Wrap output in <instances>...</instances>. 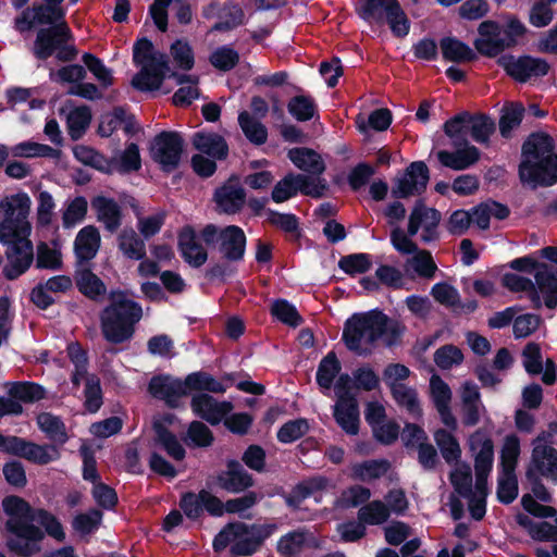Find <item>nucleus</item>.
Returning a JSON list of instances; mask_svg holds the SVG:
<instances>
[{
	"label": "nucleus",
	"instance_id": "052dcab7",
	"mask_svg": "<svg viewBox=\"0 0 557 557\" xmlns=\"http://www.w3.org/2000/svg\"><path fill=\"white\" fill-rule=\"evenodd\" d=\"M239 53L232 47L224 45L216 48L209 57V62L221 72H228L239 63Z\"/></svg>",
	"mask_w": 557,
	"mask_h": 557
},
{
	"label": "nucleus",
	"instance_id": "f704fd0d",
	"mask_svg": "<svg viewBox=\"0 0 557 557\" xmlns=\"http://www.w3.org/2000/svg\"><path fill=\"white\" fill-rule=\"evenodd\" d=\"M389 387L392 396L398 406L405 407L406 410L416 418L422 416V408L416 389L408 387L404 383L396 382H392Z\"/></svg>",
	"mask_w": 557,
	"mask_h": 557
},
{
	"label": "nucleus",
	"instance_id": "09e8293b",
	"mask_svg": "<svg viewBox=\"0 0 557 557\" xmlns=\"http://www.w3.org/2000/svg\"><path fill=\"white\" fill-rule=\"evenodd\" d=\"M188 447L206 448L213 444L214 436L212 431L201 421H193L189 423L186 436L183 438Z\"/></svg>",
	"mask_w": 557,
	"mask_h": 557
},
{
	"label": "nucleus",
	"instance_id": "ddd939ff",
	"mask_svg": "<svg viewBox=\"0 0 557 557\" xmlns=\"http://www.w3.org/2000/svg\"><path fill=\"white\" fill-rule=\"evenodd\" d=\"M169 73L168 57L164 53H159L156 62L141 64L140 71L132 78L131 84L139 91H154L160 89Z\"/></svg>",
	"mask_w": 557,
	"mask_h": 557
},
{
	"label": "nucleus",
	"instance_id": "0e129e2a",
	"mask_svg": "<svg viewBox=\"0 0 557 557\" xmlns=\"http://www.w3.org/2000/svg\"><path fill=\"white\" fill-rule=\"evenodd\" d=\"M126 117L127 113L123 107H114L111 112L101 115L97 134L100 137H110L124 122H126Z\"/></svg>",
	"mask_w": 557,
	"mask_h": 557
},
{
	"label": "nucleus",
	"instance_id": "bb28decb",
	"mask_svg": "<svg viewBox=\"0 0 557 557\" xmlns=\"http://www.w3.org/2000/svg\"><path fill=\"white\" fill-rule=\"evenodd\" d=\"M469 121L470 112L462 111L444 123L443 131L449 137L453 147L470 145L468 139L470 136Z\"/></svg>",
	"mask_w": 557,
	"mask_h": 557
},
{
	"label": "nucleus",
	"instance_id": "bf43d9fd",
	"mask_svg": "<svg viewBox=\"0 0 557 557\" xmlns=\"http://www.w3.org/2000/svg\"><path fill=\"white\" fill-rule=\"evenodd\" d=\"M525 109L522 103H512L506 108L499 119V132L504 138H509L511 132L517 128L524 116Z\"/></svg>",
	"mask_w": 557,
	"mask_h": 557
},
{
	"label": "nucleus",
	"instance_id": "774afa93",
	"mask_svg": "<svg viewBox=\"0 0 557 557\" xmlns=\"http://www.w3.org/2000/svg\"><path fill=\"white\" fill-rule=\"evenodd\" d=\"M305 543L306 536L304 532L292 531L277 541L276 549L283 557H294L302 550Z\"/></svg>",
	"mask_w": 557,
	"mask_h": 557
},
{
	"label": "nucleus",
	"instance_id": "e433bc0d",
	"mask_svg": "<svg viewBox=\"0 0 557 557\" xmlns=\"http://www.w3.org/2000/svg\"><path fill=\"white\" fill-rule=\"evenodd\" d=\"M391 468L386 459H372L357 462L351 467V476L362 482L375 480L384 475Z\"/></svg>",
	"mask_w": 557,
	"mask_h": 557
},
{
	"label": "nucleus",
	"instance_id": "4c0bfd02",
	"mask_svg": "<svg viewBox=\"0 0 557 557\" xmlns=\"http://www.w3.org/2000/svg\"><path fill=\"white\" fill-rule=\"evenodd\" d=\"M8 393L13 399L25 404H33L46 397V389L42 385L28 381L11 383Z\"/></svg>",
	"mask_w": 557,
	"mask_h": 557
},
{
	"label": "nucleus",
	"instance_id": "c03bdc74",
	"mask_svg": "<svg viewBox=\"0 0 557 557\" xmlns=\"http://www.w3.org/2000/svg\"><path fill=\"white\" fill-rule=\"evenodd\" d=\"M249 527L244 522H230L214 536L212 547L215 553L223 552L235 540L249 534Z\"/></svg>",
	"mask_w": 557,
	"mask_h": 557
},
{
	"label": "nucleus",
	"instance_id": "69168bd1",
	"mask_svg": "<svg viewBox=\"0 0 557 557\" xmlns=\"http://www.w3.org/2000/svg\"><path fill=\"white\" fill-rule=\"evenodd\" d=\"M84 395L85 409L90 413H96L103 404L100 379L96 374L86 377Z\"/></svg>",
	"mask_w": 557,
	"mask_h": 557
},
{
	"label": "nucleus",
	"instance_id": "a18cd8bd",
	"mask_svg": "<svg viewBox=\"0 0 557 557\" xmlns=\"http://www.w3.org/2000/svg\"><path fill=\"white\" fill-rule=\"evenodd\" d=\"M238 124L250 143L260 146L267 141V127L260 121L251 116L247 111H242L238 114Z\"/></svg>",
	"mask_w": 557,
	"mask_h": 557
},
{
	"label": "nucleus",
	"instance_id": "58836bf2",
	"mask_svg": "<svg viewBox=\"0 0 557 557\" xmlns=\"http://www.w3.org/2000/svg\"><path fill=\"white\" fill-rule=\"evenodd\" d=\"M305 181L304 174L288 173L280 180L273 187L271 199L276 203H282L295 197L300 193V182Z\"/></svg>",
	"mask_w": 557,
	"mask_h": 557
},
{
	"label": "nucleus",
	"instance_id": "aec40b11",
	"mask_svg": "<svg viewBox=\"0 0 557 557\" xmlns=\"http://www.w3.org/2000/svg\"><path fill=\"white\" fill-rule=\"evenodd\" d=\"M213 200L221 212L226 214L238 213L246 201V191L238 184H232V178L218 187Z\"/></svg>",
	"mask_w": 557,
	"mask_h": 557
},
{
	"label": "nucleus",
	"instance_id": "de8ad7c7",
	"mask_svg": "<svg viewBox=\"0 0 557 557\" xmlns=\"http://www.w3.org/2000/svg\"><path fill=\"white\" fill-rule=\"evenodd\" d=\"M270 313L277 321L292 327H297L304 322L296 307L284 298L275 299L272 302Z\"/></svg>",
	"mask_w": 557,
	"mask_h": 557
},
{
	"label": "nucleus",
	"instance_id": "5fc2aeb1",
	"mask_svg": "<svg viewBox=\"0 0 557 557\" xmlns=\"http://www.w3.org/2000/svg\"><path fill=\"white\" fill-rule=\"evenodd\" d=\"M287 110L299 122L310 121L317 113V104L310 96L298 95L287 103Z\"/></svg>",
	"mask_w": 557,
	"mask_h": 557
},
{
	"label": "nucleus",
	"instance_id": "6ab92c4d",
	"mask_svg": "<svg viewBox=\"0 0 557 557\" xmlns=\"http://www.w3.org/2000/svg\"><path fill=\"white\" fill-rule=\"evenodd\" d=\"M90 203L96 212L97 220L103 224L108 232L115 233L121 227L122 208L113 198L98 195L91 199Z\"/></svg>",
	"mask_w": 557,
	"mask_h": 557
},
{
	"label": "nucleus",
	"instance_id": "5701e85b",
	"mask_svg": "<svg viewBox=\"0 0 557 557\" xmlns=\"http://www.w3.org/2000/svg\"><path fill=\"white\" fill-rule=\"evenodd\" d=\"M334 419L336 423L349 435L359 432V406L356 397H341L334 407Z\"/></svg>",
	"mask_w": 557,
	"mask_h": 557
},
{
	"label": "nucleus",
	"instance_id": "1a4fd4ad",
	"mask_svg": "<svg viewBox=\"0 0 557 557\" xmlns=\"http://www.w3.org/2000/svg\"><path fill=\"white\" fill-rule=\"evenodd\" d=\"M183 151L184 138L174 131H162L157 134L150 147L151 159L168 174L180 166Z\"/></svg>",
	"mask_w": 557,
	"mask_h": 557
},
{
	"label": "nucleus",
	"instance_id": "4be33fe9",
	"mask_svg": "<svg viewBox=\"0 0 557 557\" xmlns=\"http://www.w3.org/2000/svg\"><path fill=\"white\" fill-rule=\"evenodd\" d=\"M101 244L98 228L94 225L84 226L74 240V252L78 263L92 260Z\"/></svg>",
	"mask_w": 557,
	"mask_h": 557
},
{
	"label": "nucleus",
	"instance_id": "0eeeda50",
	"mask_svg": "<svg viewBox=\"0 0 557 557\" xmlns=\"http://www.w3.org/2000/svg\"><path fill=\"white\" fill-rule=\"evenodd\" d=\"M70 39L72 32L66 23L41 27L37 30L32 53L39 61H47L55 54L61 62H72L76 59L78 50L75 46L66 45Z\"/></svg>",
	"mask_w": 557,
	"mask_h": 557
},
{
	"label": "nucleus",
	"instance_id": "20e7f679",
	"mask_svg": "<svg viewBox=\"0 0 557 557\" xmlns=\"http://www.w3.org/2000/svg\"><path fill=\"white\" fill-rule=\"evenodd\" d=\"M404 332L405 326L398 321L391 320L379 309H373L354 313L348 318L344 323L342 339L350 351L362 355L361 342L364 336L368 344H374L382 338L387 347H393L400 343Z\"/></svg>",
	"mask_w": 557,
	"mask_h": 557
},
{
	"label": "nucleus",
	"instance_id": "39448f33",
	"mask_svg": "<svg viewBox=\"0 0 557 557\" xmlns=\"http://www.w3.org/2000/svg\"><path fill=\"white\" fill-rule=\"evenodd\" d=\"M141 319V305L129 299L126 290L113 289L109 293V304L99 315L101 334L110 344L126 343L134 337Z\"/></svg>",
	"mask_w": 557,
	"mask_h": 557
},
{
	"label": "nucleus",
	"instance_id": "e2e57ef3",
	"mask_svg": "<svg viewBox=\"0 0 557 557\" xmlns=\"http://www.w3.org/2000/svg\"><path fill=\"white\" fill-rule=\"evenodd\" d=\"M82 61L103 88H108L113 85L112 72L104 65L100 58L94 53L85 52L82 55Z\"/></svg>",
	"mask_w": 557,
	"mask_h": 557
},
{
	"label": "nucleus",
	"instance_id": "37998d69",
	"mask_svg": "<svg viewBox=\"0 0 557 557\" xmlns=\"http://www.w3.org/2000/svg\"><path fill=\"white\" fill-rule=\"evenodd\" d=\"M114 172L129 174L141 168L139 147L135 143L127 144L119 157H113Z\"/></svg>",
	"mask_w": 557,
	"mask_h": 557
},
{
	"label": "nucleus",
	"instance_id": "13d9d810",
	"mask_svg": "<svg viewBox=\"0 0 557 557\" xmlns=\"http://www.w3.org/2000/svg\"><path fill=\"white\" fill-rule=\"evenodd\" d=\"M309 431L308 420L305 418H297L285 422L277 431L276 438L282 444H290L302 436Z\"/></svg>",
	"mask_w": 557,
	"mask_h": 557
},
{
	"label": "nucleus",
	"instance_id": "603ef678",
	"mask_svg": "<svg viewBox=\"0 0 557 557\" xmlns=\"http://www.w3.org/2000/svg\"><path fill=\"white\" fill-rule=\"evenodd\" d=\"M434 440L447 463L457 461L461 456L457 438L447 430L438 429L434 432Z\"/></svg>",
	"mask_w": 557,
	"mask_h": 557
},
{
	"label": "nucleus",
	"instance_id": "f8f14e48",
	"mask_svg": "<svg viewBox=\"0 0 557 557\" xmlns=\"http://www.w3.org/2000/svg\"><path fill=\"white\" fill-rule=\"evenodd\" d=\"M226 469L213 478V485L231 494H239L255 485L253 476L236 459L226 460Z\"/></svg>",
	"mask_w": 557,
	"mask_h": 557
},
{
	"label": "nucleus",
	"instance_id": "3c124183",
	"mask_svg": "<svg viewBox=\"0 0 557 557\" xmlns=\"http://www.w3.org/2000/svg\"><path fill=\"white\" fill-rule=\"evenodd\" d=\"M372 264L371 255L364 252L343 256L338 261V268L349 276L367 273L372 268Z\"/></svg>",
	"mask_w": 557,
	"mask_h": 557
},
{
	"label": "nucleus",
	"instance_id": "9d476101",
	"mask_svg": "<svg viewBox=\"0 0 557 557\" xmlns=\"http://www.w3.org/2000/svg\"><path fill=\"white\" fill-rule=\"evenodd\" d=\"M496 63L509 77L520 84L544 77L550 70V65L545 59L530 54L519 57L511 53L502 54Z\"/></svg>",
	"mask_w": 557,
	"mask_h": 557
},
{
	"label": "nucleus",
	"instance_id": "49530a36",
	"mask_svg": "<svg viewBox=\"0 0 557 557\" xmlns=\"http://www.w3.org/2000/svg\"><path fill=\"white\" fill-rule=\"evenodd\" d=\"M519 494L518 478L516 472H498L496 496L500 504L509 505L513 503Z\"/></svg>",
	"mask_w": 557,
	"mask_h": 557
},
{
	"label": "nucleus",
	"instance_id": "412c9836",
	"mask_svg": "<svg viewBox=\"0 0 557 557\" xmlns=\"http://www.w3.org/2000/svg\"><path fill=\"white\" fill-rule=\"evenodd\" d=\"M454 148L455 151H437V160L443 166L454 171H463L471 168L480 159V150L473 145Z\"/></svg>",
	"mask_w": 557,
	"mask_h": 557
},
{
	"label": "nucleus",
	"instance_id": "ea45409f",
	"mask_svg": "<svg viewBox=\"0 0 557 557\" xmlns=\"http://www.w3.org/2000/svg\"><path fill=\"white\" fill-rule=\"evenodd\" d=\"M342 364L334 351L322 358L315 373V381L321 388L330 389L334 379L339 374Z\"/></svg>",
	"mask_w": 557,
	"mask_h": 557
},
{
	"label": "nucleus",
	"instance_id": "a211bd4d",
	"mask_svg": "<svg viewBox=\"0 0 557 557\" xmlns=\"http://www.w3.org/2000/svg\"><path fill=\"white\" fill-rule=\"evenodd\" d=\"M247 246L245 232L238 225H227L220 231L219 252L224 259L240 262Z\"/></svg>",
	"mask_w": 557,
	"mask_h": 557
},
{
	"label": "nucleus",
	"instance_id": "c9c22d12",
	"mask_svg": "<svg viewBox=\"0 0 557 557\" xmlns=\"http://www.w3.org/2000/svg\"><path fill=\"white\" fill-rule=\"evenodd\" d=\"M32 12L35 14V21L38 25L54 26L66 23V10L61 5L52 2L34 3Z\"/></svg>",
	"mask_w": 557,
	"mask_h": 557
},
{
	"label": "nucleus",
	"instance_id": "a878e982",
	"mask_svg": "<svg viewBox=\"0 0 557 557\" xmlns=\"http://www.w3.org/2000/svg\"><path fill=\"white\" fill-rule=\"evenodd\" d=\"M440 48L443 58L449 62L466 63L473 62L478 59L475 51L456 37H443L440 40Z\"/></svg>",
	"mask_w": 557,
	"mask_h": 557
},
{
	"label": "nucleus",
	"instance_id": "8fccbe9b",
	"mask_svg": "<svg viewBox=\"0 0 557 557\" xmlns=\"http://www.w3.org/2000/svg\"><path fill=\"white\" fill-rule=\"evenodd\" d=\"M520 440L516 434H509L505 437L500 456H499V470L502 471H515L518 465V458L520 455Z\"/></svg>",
	"mask_w": 557,
	"mask_h": 557
},
{
	"label": "nucleus",
	"instance_id": "4468645a",
	"mask_svg": "<svg viewBox=\"0 0 557 557\" xmlns=\"http://www.w3.org/2000/svg\"><path fill=\"white\" fill-rule=\"evenodd\" d=\"M549 430L542 431L534 440L532 451V463L543 476L557 479V450L547 443L552 444Z\"/></svg>",
	"mask_w": 557,
	"mask_h": 557
},
{
	"label": "nucleus",
	"instance_id": "473e14b6",
	"mask_svg": "<svg viewBox=\"0 0 557 557\" xmlns=\"http://www.w3.org/2000/svg\"><path fill=\"white\" fill-rule=\"evenodd\" d=\"M156 443L174 460L181 461L186 456V450L178 442L176 435L170 431L161 421L153 422Z\"/></svg>",
	"mask_w": 557,
	"mask_h": 557
},
{
	"label": "nucleus",
	"instance_id": "338daca9",
	"mask_svg": "<svg viewBox=\"0 0 557 557\" xmlns=\"http://www.w3.org/2000/svg\"><path fill=\"white\" fill-rule=\"evenodd\" d=\"M267 213L268 222L271 225L278 227L285 233L295 234L297 239L300 238L299 219L296 214L281 213L272 209H268Z\"/></svg>",
	"mask_w": 557,
	"mask_h": 557
},
{
	"label": "nucleus",
	"instance_id": "2f4dec72",
	"mask_svg": "<svg viewBox=\"0 0 557 557\" xmlns=\"http://www.w3.org/2000/svg\"><path fill=\"white\" fill-rule=\"evenodd\" d=\"M288 159L299 170L320 175L324 172L325 165L320 156L310 148H293L287 153Z\"/></svg>",
	"mask_w": 557,
	"mask_h": 557
},
{
	"label": "nucleus",
	"instance_id": "864d4df0",
	"mask_svg": "<svg viewBox=\"0 0 557 557\" xmlns=\"http://www.w3.org/2000/svg\"><path fill=\"white\" fill-rule=\"evenodd\" d=\"M469 124L470 136L479 144L487 143L495 131V122L486 114L470 113Z\"/></svg>",
	"mask_w": 557,
	"mask_h": 557
},
{
	"label": "nucleus",
	"instance_id": "6e6d98bb",
	"mask_svg": "<svg viewBox=\"0 0 557 557\" xmlns=\"http://www.w3.org/2000/svg\"><path fill=\"white\" fill-rule=\"evenodd\" d=\"M91 111L87 106L75 108L67 117L69 135L73 140L79 139L91 122Z\"/></svg>",
	"mask_w": 557,
	"mask_h": 557
},
{
	"label": "nucleus",
	"instance_id": "cd10ccee",
	"mask_svg": "<svg viewBox=\"0 0 557 557\" xmlns=\"http://www.w3.org/2000/svg\"><path fill=\"white\" fill-rule=\"evenodd\" d=\"M535 286L543 294L544 304L548 309L557 307V275L547 263H542L534 273Z\"/></svg>",
	"mask_w": 557,
	"mask_h": 557
},
{
	"label": "nucleus",
	"instance_id": "b1692460",
	"mask_svg": "<svg viewBox=\"0 0 557 557\" xmlns=\"http://www.w3.org/2000/svg\"><path fill=\"white\" fill-rule=\"evenodd\" d=\"M195 149L216 160H225L228 145L223 136L216 133L196 132L191 139Z\"/></svg>",
	"mask_w": 557,
	"mask_h": 557
},
{
	"label": "nucleus",
	"instance_id": "6e6552de",
	"mask_svg": "<svg viewBox=\"0 0 557 557\" xmlns=\"http://www.w3.org/2000/svg\"><path fill=\"white\" fill-rule=\"evenodd\" d=\"M0 453L24 458L38 466H46L61 458V451L57 445L37 444L20 436L1 433Z\"/></svg>",
	"mask_w": 557,
	"mask_h": 557
},
{
	"label": "nucleus",
	"instance_id": "680f3d73",
	"mask_svg": "<svg viewBox=\"0 0 557 557\" xmlns=\"http://www.w3.org/2000/svg\"><path fill=\"white\" fill-rule=\"evenodd\" d=\"M102 517L101 510L91 508L87 512L77 513L73 518L72 528L81 535H89L98 530Z\"/></svg>",
	"mask_w": 557,
	"mask_h": 557
},
{
	"label": "nucleus",
	"instance_id": "7c9ffc66",
	"mask_svg": "<svg viewBox=\"0 0 557 557\" xmlns=\"http://www.w3.org/2000/svg\"><path fill=\"white\" fill-rule=\"evenodd\" d=\"M516 522L528 531L532 540L557 543V525L547 521L535 522L528 515L521 512L516 516Z\"/></svg>",
	"mask_w": 557,
	"mask_h": 557
},
{
	"label": "nucleus",
	"instance_id": "72a5a7b5",
	"mask_svg": "<svg viewBox=\"0 0 557 557\" xmlns=\"http://www.w3.org/2000/svg\"><path fill=\"white\" fill-rule=\"evenodd\" d=\"M185 385H187L188 395L191 392H210L214 394H223L226 386L218 381L206 371H196L185 376Z\"/></svg>",
	"mask_w": 557,
	"mask_h": 557
},
{
	"label": "nucleus",
	"instance_id": "393cba45",
	"mask_svg": "<svg viewBox=\"0 0 557 557\" xmlns=\"http://www.w3.org/2000/svg\"><path fill=\"white\" fill-rule=\"evenodd\" d=\"M36 422L38 429L45 433L51 445L61 448L69 441L66 426L63 420L51 412H41L37 416Z\"/></svg>",
	"mask_w": 557,
	"mask_h": 557
},
{
	"label": "nucleus",
	"instance_id": "423d86ee",
	"mask_svg": "<svg viewBox=\"0 0 557 557\" xmlns=\"http://www.w3.org/2000/svg\"><path fill=\"white\" fill-rule=\"evenodd\" d=\"M356 13L368 23L382 25L386 22L397 38H404L410 32V21L398 0H359Z\"/></svg>",
	"mask_w": 557,
	"mask_h": 557
},
{
	"label": "nucleus",
	"instance_id": "f3484780",
	"mask_svg": "<svg viewBox=\"0 0 557 557\" xmlns=\"http://www.w3.org/2000/svg\"><path fill=\"white\" fill-rule=\"evenodd\" d=\"M177 247L182 258L191 268L198 269L208 260V252L197 239L191 225L183 226L177 234Z\"/></svg>",
	"mask_w": 557,
	"mask_h": 557
},
{
	"label": "nucleus",
	"instance_id": "f03ea898",
	"mask_svg": "<svg viewBox=\"0 0 557 557\" xmlns=\"http://www.w3.org/2000/svg\"><path fill=\"white\" fill-rule=\"evenodd\" d=\"M30 198L26 193H17L0 200V243L8 246L5 252L9 263L2 273L9 281L23 275L34 261L33 243L29 239L32 224L27 220Z\"/></svg>",
	"mask_w": 557,
	"mask_h": 557
},
{
	"label": "nucleus",
	"instance_id": "7ed1b4c3",
	"mask_svg": "<svg viewBox=\"0 0 557 557\" xmlns=\"http://www.w3.org/2000/svg\"><path fill=\"white\" fill-rule=\"evenodd\" d=\"M518 177L523 186L532 190L557 184V153L549 134L534 132L524 139L518 164Z\"/></svg>",
	"mask_w": 557,
	"mask_h": 557
},
{
	"label": "nucleus",
	"instance_id": "dca6fc26",
	"mask_svg": "<svg viewBox=\"0 0 557 557\" xmlns=\"http://www.w3.org/2000/svg\"><path fill=\"white\" fill-rule=\"evenodd\" d=\"M469 446L475 453L474 471L475 474H488L493 469L494 444L484 429H478L469 437Z\"/></svg>",
	"mask_w": 557,
	"mask_h": 557
},
{
	"label": "nucleus",
	"instance_id": "2eb2a0df",
	"mask_svg": "<svg viewBox=\"0 0 557 557\" xmlns=\"http://www.w3.org/2000/svg\"><path fill=\"white\" fill-rule=\"evenodd\" d=\"M190 407L197 417L203 419L211 425H218L233 409L232 403L226 400L216 401L207 393L194 395Z\"/></svg>",
	"mask_w": 557,
	"mask_h": 557
},
{
	"label": "nucleus",
	"instance_id": "c756f323",
	"mask_svg": "<svg viewBox=\"0 0 557 557\" xmlns=\"http://www.w3.org/2000/svg\"><path fill=\"white\" fill-rule=\"evenodd\" d=\"M244 22L245 12L243 8L237 2L228 0L222 4L219 21L211 26L210 33L231 32L243 25Z\"/></svg>",
	"mask_w": 557,
	"mask_h": 557
},
{
	"label": "nucleus",
	"instance_id": "c85d7f7f",
	"mask_svg": "<svg viewBox=\"0 0 557 557\" xmlns=\"http://www.w3.org/2000/svg\"><path fill=\"white\" fill-rule=\"evenodd\" d=\"M74 280L79 293L91 300H98L107 292L106 284L89 268L77 269Z\"/></svg>",
	"mask_w": 557,
	"mask_h": 557
},
{
	"label": "nucleus",
	"instance_id": "4d7b16f0",
	"mask_svg": "<svg viewBox=\"0 0 557 557\" xmlns=\"http://www.w3.org/2000/svg\"><path fill=\"white\" fill-rule=\"evenodd\" d=\"M388 518V507L381 500L368 503L358 511V519L364 524L379 525L387 521Z\"/></svg>",
	"mask_w": 557,
	"mask_h": 557
},
{
	"label": "nucleus",
	"instance_id": "a19ab883",
	"mask_svg": "<svg viewBox=\"0 0 557 557\" xmlns=\"http://www.w3.org/2000/svg\"><path fill=\"white\" fill-rule=\"evenodd\" d=\"M237 261H231L222 257L221 260L212 261L205 270V278L211 284H224L228 278L236 276L238 269Z\"/></svg>",
	"mask_w": 557,
	"mask_h": 557
},
{
	"label": "nucleus",
	"instance_id": "f257e3e1",
	"mask_svg": "<svg viewBox=\"0 0 557 557\" xmlns=\"http://www.w3.org/2000/svg\"><path fill=\"white\" fill-rule=\"evenodd\" d=\"M2 508L8 516L5 531L12 535L7 546L21 557H32L41 552V542L48 534L57 542L65 541V532L60 520L50 511L34 509L28 502L16 495L5 496Z\"/></svg>",
	"mask_w": 557,
	"mask_h": 557
},
{
	"label": "nucleus",
	"instance_id": "9b49d317",
	"mask_svg": "<svg viewBox=\"0 0 557 557\" xmlns=\"http://www.w3.org/2000/svg\"><path fill=\"white\" fill-rule=\"evenodd\" d=\"M149 394L159 400H163L169 408L176 409L181 406V399L188 396L185 379L171 374L153 375L148 383Z\"/></svg>",
	"mask_w": 557,
	"mask_h": 557
},
{
	"label": "nucleus",
	"instance_id": "79ce46f5",
	"mask_svg": "<svg viewBox=\"0 0 557 557\" xmlns=\"http://www.w3.org/2000/svg\"><path fill=\"white\" fill-rule=\"evenodd\" d=\"M119 249L125 257L132 260H143L146 258V245L134 230L123 231L119 235Z\"/></svg>",
	"mask_w": 557,
	"mask_h": 557
}]
</instances>
